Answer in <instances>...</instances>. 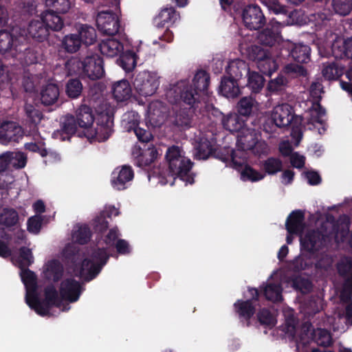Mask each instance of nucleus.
Returning a JSON list of instances; mask_svg holds the SVG:
<instances>
[{
	"instance_id": "1",
	"label": "nucleus",
	"mask_w": 352,
	"mask_h": 352,
	"mask_svg": "<svg viewBox=\"0 0 352 352\" xmlns=\"http://www.w3.org/2000/svg\"><path fill=\"white\" fill-rule=\"evenodd\" d=\"M210 76L204 70H199L192 79V85L188 80H182L173 85L166 93L169 102L183 101L186 104L199 102L200 94H207Z\"/></svg>"
},
{
	"instance_id": "2",
	"label": "nucleus",
	"mask_w": 352,
	"mask_h": 352,
	"mask_svg": "<svg viewBox=\"0 0 352 352\" xmlns=\"http://www.w3.org/2000/svg\"><path fill=\"white\" fill-rule=\"evenodd\" d=\"M169 174L174 178H179L186 185L195 183V175L190 172L193 162L185 157L184 152L178 146L173 145L167 148L165 155Z\"/></svg>"
},
{
	"instance_id": "3",
	"label": "nucleus",
	"mask_w": 352,
	"mask_h": 352,
	"mask_svg": "<svg viewBox=\"0 0 352 352\" xmlns=\"http://www.w3.org/2000/svg\"><path fill=\"white\" fill-rule=\"evenodd\" d=\"M109 258L106 248H95L89 258L82 260L79 267V276L87 282L92 280L99 274Z\"/></svg>"
},
{
	"instance_id": "4",
	"label": "nucleus",
	"mask_w": 352,
	"mask_h": 352,
	"mask_svg": "<svg viewBox=\"0 0 352 352\" xmlns=\"http://www.w3.org/2000/svg\"><path fill=\"white\" fill-rule=\"evenodd\" d=\"M19 23L21 26L19 35L23 36V40L29 35L32 38L38 42H43L46 40L50 34V32H58L64 28L65 23Z\"/></svg>"
},
{
	"instance_id": "5",
	"label": "nucleus",
	"mask_w": 352,
	"mask_h": 352,
	"mask_svg": "<svg viewBox=\"0 0 352 352\" xmlns=\"http://www.w3.org/2000/svg\"><path fill=\"white\" fill-rule=\"evenodd\" d=\"M248 292L251 298L250 299L237 300L234 303V309L236 314L241 320H245L249 325L250 319L253 317L256 312V302L259 300L261 293L257 288L248 287Z\"/></svg>"
},
{
	"instance_id": "6",
	"label": "nucleus",
	"mask_w": 352,
	"mask_h": 352,
	"mask_svg": "<svg viewBox=\"0 0 352 352\" xmlns=\"http://www.w3.org/2000/svg\"><path fill=\"white\" fill-rule=\"evenodd\" d=\"M272 120L276 126L283 128L289 124H301L302 118L294 115L292 106L287 103L276 105L272 113Z\"/></svg>"
},
{
	"instance_id": "7",
	"label": "nucleus",
	"mask_w": 352,
	"mask_h": 352,
	"mask_svg": "<svg viewBox=\"0 0 352 352\" xmlns=\"http://www.w3.org/2000/svg\"><path fill=\"white\" fill-rule=\"evenodd\" d=\"M133 83L136 91L144 97L153 95L160 85L157 75L147 71L139 72Z\"/></svg>"
},
{
	"instance_id": "8",
	"label": "nucleus",
	"mask_w": 352,
	"mask_h": 352,
	"mask_svg": "<svg viewBox=\"0 0 352 352\" xmlns=\"http://www.w3.org/2000/svg\"><path fill=\"white\" fill-rule=\"evenodd\" d=\"M104 60L98 54L87 56L83 58L82 78L97 80L104 76Z\"/></svg>"
},
{
	"instance_id": "9",
	"label": "nucleus",
	"mask_w": 352,
	"mask_h": 352,
	"mask_svg": "<svg viewBox=\"0 0 352 352\" xmlns=\"http://www.w3.org/2000/svg\"><path fill=\"white\" fill-rule=\"evenodd\" d=\"M171 103L175 104L173 107V124L182 129L190 128L196 104H186L182 100Z\"/></svg>"
},
{
	"instance_id": "10",
	"label": "nucleus",
	"mask_w": 352,
	"mask_h": 352,
	"mask_svg": "<svg viewBox=\"0 0 352 352\" xmlns=\"http://www.w3.org/2000/svg\"><path fill=\"white\" fill-rule=\"evenodd\" d=\"M327 237L318 230H309L304 236H300V248L311 254L316 253L326 245Z\"/></svg>"
},
{
	"instance_id": "11",
	"label": "nucleus",
	"mask_w": 352,
	"mask_h": 352,
	"mask_svg": "<svg viewBox=\"0 0 352 352\" xmlns=\"http://www.w3.org/2000/svg\"><path fill=\"white\" fill-rule=\"evenodd\" d=\"M97 127L92 130L89 134H86L88 139H92L97 135L101 136L103 140H107L113 132V115L108 111H102L95 117Z\"/></svg>"
},
{
	"instance_id": "12",
	"label": "nucleus",
	"mask_w": 352,
	"mask_h": 352,
	"mask_svg": "<svg viewBox=\"0 0 352 352\" xmlns=\"http://www.w3.org/2000/svg\"><path fill=\"white\" fill-rule=\"evenodd\" d=\"M20 30H21V25L19 23H15V25L12 26L9 30H0V53L5 54L10 50L16 43L22 41L23 36L19 35ZM18 51L17 48H15Z\"/></svg>"
},
{
	"instance_id": "13",
	"label": "nucleus",
	"mask_w": 352,
	"mask_h": 352,
	"mask_svg": "<svg viewBox=\"0 0 352 352\" xmlns=\"http://www.w3.org/2000/svg\"><path fill=\"white\" fill-rule=\"evenodd\" d=\"M47 6L54 10H46L41 14L42 22H60L58 13H65L71 6L69 0H45Z\"/></svg>"
},
{
	"instance_id": "14",
	"label": "nucleus",
	"mask_w": 352,
	"mask_h": 352,
	"mask_svg": "<svg viewBox=\"0 0 352 352\" xmlns=\"http://www.w3.org/2000/svg\"><path fill=\"white\" fill-rule=\"evenodd\" d=\"M82 286L79 281L73 278L63 280L60 285L59 293L63 300L69 302H76L82 293Z\"/></svg>"
},
{
	"instance_id": "15",
	"label": "nucleus",
	"mask_w": 352,
	"mask_h": 352,
	"mask_svg": "<svg viewBox=\"0 0 352 352\" xmlns=\"http://www.w3.org/2000/svg\"><path fill=\"white\" fill-rule=\"evenodd\" d=\"M23 137V130L16 122L8 121L0 125V143L18 142Z\"/></svg>"
},
{
	"instance_id": "16",
	"label": "nucleus",
	"mask_w": 352,
	"mask_h": 352,
	"mask_svg": "<svg viewBox=\"0 0 352 352\" xmlns=\"http://www.w3.org/2000/svg\"><path fill=\"white\" fill-rule=\"evenodd\" d=\"M134 172L131 166L124 165L117 167L111 174V185L118 190H122L127 188V183L132 181Z\"/></svg>"
},
{
	"instance_id": "17",
	"label": "nucleus",
	"mask_w": 352,
	"mask_h": 352,
	"mask_svg": "<svg viewBox=\"0 0 352 352\" xmlns=\"http://www.w3.org/2000/svg\"><path fill=\"white\" fill-rule=\"evenodd\" d=\"M305 219V212L302 210H293L287 217L285 222L287 232L301 236L306 227Z\"/></svg>"
},
{
	"instance_id": "18",
	"label": "nucleus",
	"mask_w": 352,
	"mask_h": 352,
	"mask_svg": "<svg viewBox=\"0 0 352 352\" xmlns=\"http://www.w3.org/2000/svg\"><path fill=\"white\" fill-rule=\"evenodd\" d=\"M122 38H107L102 39L98 45L100 53L109 58L118 56L124 50V45L120 41Z\"/></svg>"
},
{
	"instance_id": "19",
	"label": "nucleus",
	"mask_w": 352,
	"mask_h": 352,
	"mask_svg": "<svg viewBox=\"0 0 352 352\" xmlns=\"http://www.w3.org/2000/svg\"><path fill=\"white\" fill-rule=\"evenodd\" d=\"M76 118L78 126L87 129V133L89 134L91 128L95 121L92 109L86 104L80 105L76 110Z\"/></svg>"
},
{
	"instance_id": "20",
	"label": "nucleus",
	"mask_w": 352,
	"mask_h": 352,
	"mask_svg": "<svg viewBox=\"0 0 352 352\" xmlns=\"http://www.w3.org/2000/svg\"><path fill=\"white\" fill-rule=\"evenodd\" d=\"M25 124L34 129L43 118V113L37 105L25 103L24 105Z\"/></svg>"
},
{
	"instance_id": "21",
	"label": "nucleus",
	"mask_w": 352,
	"mask_h": 352,
	"mask_svg": "<svg viewBox=\"0 0 352 352\" xmlns=\"http://www.w3.org/2000/svg\"><path fill=\"white\" fill-rule=\"evenodd\" d=\"M219 93L227 98H234L241 94L237 80L229 76H223L219 85Z\"/></svg>"
},
{
	"instance_id": "22",
	"label": "nucleus",
	"mask_w": 352,
	"mask_h": 352,
	"mask_svg": "<svg viewBox=\"0 0 352 352\" xmlns=\"http://www.w3.org/2000/svg\"><path fill=\"white\" fill-rule=\"evenodd\" d=\"M336 60V61L323 64L322 74L325 80H337L344 74L345 66L342 65L338 59Z\"/></svg>"
},
{
	"instance_id": "23",
	"label": "nucleus",
	"mask_w": 352,
	"mask_h": 352,
	"mask_svg": "<svg viewBox=\"0 0 352 352\" xmlns=\"http://www.w3.org/2000/svg\"><path fill=\"white\" fill-rule=\"evenodd\" d=\"M226 71L229 77L238 81L250 73V68L245 60L235 59L228 63Z\"/></svg>"
},
{
	"instance_id": "24",
	"label": "nucleus",
	"mask_w": 352,
	"mask_h": 352,
	"mask_svg": "<svg viewBox=\"0 0 352 352\" xmlns=\"http://www.w3.org/2000/svg\"><path fill=\"white\" fill-rule=\"evenodd\" d=\"M289 56L298 63H307L310 60L311 48L309 45L302 43H290Z\"/></svg>"
},
{
	"instance_id": "25",
	"label": "nucleus",
	"mask_w": 352,
	"mask_h": 352,
	"mask_svg": "<svg viewBox=\"0 0 352 352\" xmlns=\"http://www.w3.org/2000/svg\"><path fill=\"white\" fill-rule=\"evenodd\" d=\"M111 89L113 96L118 102L126 101L131 96V87L127 80L122 79L115 82Z\"/></svg>"
},
{
	"instance_id": "26",
	"label": "nucleus",
	"mask_w": 352,
	"mask_h": 352,
	"mask_svg": "<svg viewBox=\"0 0 352 352\" xmlns=\"http://www.w3.org/2000/svg\"><path fill=\"white\" fill-rule=\"evenodd\" d=\"M59 87L57 85L50 83L43 87L40 93L41 103L45 106H50L55 104L59 97Z\"/></svg>"
},
{
	"instance_id": "27",
	"label": "nucleus",
	"mask_w": 352,
	"mask_h": 352,
	"mask_svg": "<svg viewBox=\"0 0 352 352\" xmlns=\"http://www.w3.org/2000/svg\"><path fill=\"white\" fill-rule=\"evenodd\" d=\"M138 55L132 50H126L119 54L117 64L126 73L132 72L137 65Z\"/></svg>"
},
{
	"instance_id": "28",
	"label": "nucleus",
	"mask_w": 352,
	"mask_h": 352,
	"mask_svg": "<svg viewBox=\"0 0 352 352\" xmlns=\"http://www.w3.org/2000/svg\"><path fill=\"white\" fill-rule=\"evenodd\" d=\"M260 288L261 292L267 300L273 302H278L283 300V287L280 283H263Z\"/></svg>"
},
{
	"instance_id": "29",
	"label": "nucleus",
	"mask_w": 352,
	"mask_h": 352,
	"mask_svg": "<svg viewBox=\"0 0 352 352\" xmlns=\"http://www.w3.org/2000/svg\"><path fill=\"white\" fill-rule=\"evenodd\" d=\"M245 120L236 113H231L222 119L223 128L231 133L239 132L245 126Z\"/></svg>"
},
{
	"instance_id": "30",
	"label": "nucleus",
	"mask_w": 352,
	"mask_h": 352,
	"mask_svg": "<svg viewBox=\"0 0 352 352\" xmlns=\"http://www.w3.org/2000/svg\"><path fill=\"white\" fill-rule=\"evenodd\" d=\"M25 302L28 305L41 316H46L50 314V310L52 307L44 300H41L38 294L35 293L30 296H25Z\"/></svg>"
},
{
	"instance_id": "31",
	"label": "nucleus",
	"mask_w": 352,
	"mask_h": 352,
	"mask_svg": "<svg viewBox=\"0 0 352 352\" xmlns=\"http://www.w3.org/2000/svg\"><path fill=\"white\" fill-rule=\"evenodd\" d=\"M21 280L26 289V295L30 296L37 293V277L36 274L28 267L20 268Z\"/></svg>"
},
{
	"instance_id": "32",
	"label": "nucleus",
	"mask_w": 352,
	"mask_h": 352,
	"mask_svg": "<svg viewBox=\"0 0 352 352\" xmlns=\"http://www.w3.org/2000/svg\"><path fill=\"white\" fill-rule=\"evenodd\" d=\"M331 51L336 59L346 58L352 60V37L348 38L342 43L339 42L333 43Z\"/></svg>"
},
{
	"instance_id": "33",
	"label": "nucleus",
	"mask_w": 352,
	"mask_h": 352,
	"mask_svg": "<svg viewBox=\"0 0 352 352\" xmlns=\"http://www.w3.org/2000/svg\"><path fill=\"white\" fill-rule=\"evenodd\" d=\"M212 156L216 159H218L223 162H228L230 160L232 162L234 167H241L243 165V161H237L236 156L237 153L235 150L232 149L229 147H223L219 149L214 148L212 151Z\"/></svg>"
},
{
	"instance_id": "34",
	"label": "nucleus",
	"mask_w": 352,
	"mask_h": 352,
	"mask_svg": "<svg viewBox=\"0 0 352 352\" xmlns=\"http://www.w3.org/2000/svg\"><path fill=\"white\" fill-rule=\"evenodd\" d=\"M98 30L109 38H125L126 34L122 23H96Z\"/></svg>"
},
{
	"instance_id": "35",
	"label": "nucleus",
	"mask_w": 352,
	"mask_h": 352,
	"mask_svg": "<svg viewBox=\"0 0 352 352\" xmlns=\"http://www.w3.org/2000/svg\"><path fill=\"white\" fill-rule=\"evenodd\" d=\"M63 272L64 268L63 265L59 261L54 259L49 261L47 265L45 277L47 279L56 283L62 278Z\"/></svg>"
},
{
	"instance_id": "36",
	"label": "nucleus",
	"mask_w": 352,
	"mask_h": 352,
	"mask_svg": "<svg viewBox=\"0 0 352 352\" xmlns=\"http://www.w3.org/2000/svg\"><path fill=\"white\" fill-rule=\"evenodd\" d=\"M280 34L273 28H266L257 32L256 38L263 45L273 46L278 41Z\"/></svg>"
},
{
	"instance_id": "37",
	"label": "nucleus",
	"mask_w": 352,
	"mask_h": 352,
	"mask_svg": "<svg viewBox=\"0 0 352 352\" xmlns=\"http://www.w3.org/2000/svg\"><path fill=\"white\" fill-rule=\"evenodd\" d=\"M157 151L155 148H148L135 159L134 164L138 167L145 168L150 166L157 158Z\"/></svg>"
},
{
	"instance_id": "38",
	"label": "nucleus",
	"mask_w": 352,
	"mask_h": 352,
	"mask_svg": "<svg viewBox=\"0 0 352 352\" xmlns=\"http://www.w3.org/2000/svg\"><path fill=\"white\" fill-rule=\"evenodd\" d=\"M214 148L210 140L200 138L196 146L195 156L199 160H207L212 155Z\"/></svg>"
},
{
	"instance_id": "39",
	"label": "nucleus",
	"mask_w": 352,
	"mask_h": 352,
	"mask_svg": "<svg viewBox=\"0 0 352 352\" xmlns=\"http://www.w3.org/2000/svg\"><path fill=\"white\" fill-rule=\"evenodd\" d=\"M243 20L244 22H263L264 15L261 8L256 5H250L243 11Z\"/></svg>"
},
{
	"instance_id": "40",
	"label": "nucleus",
	"mask_w": 352,
	"mask_h": 352,
	"mask_svg": "<svg viewBox=\"0 0 352 352\" xmlns=\"http://www.w3.org/2000/svg\"><path fill=\"white\" fill-rule=\"evenodd\" d=\"M19 221V214L14 208H4L0 213V224L6 228L15 226Z\"/></svg>"
},
{
	"instance_id": "41",
	"label": "nucleus",
	"mask_w": 352,
	"mask_h": 352,
	"mask_svg": "<svg viewBox=\"0 0 352 352\" xmlns=\"http://www.w3.org/2000/svg\"><path fill=\"white\" fill-rule=\"evenodd\" d=\"M82 25L78 34H77L80 38L81 43L85 44L86 46L94 44L97 38L95 28L87 24Z\"/></svg>"
},
{
	"instance_id": "42",
	"label": "nucleus",
	"mask_w": 352,
	"mask_h": 352,
	"mask_svg": "<svg viewBox=\"0 0 352 352\" xmlns=\"http://www.w3.org/2000/svg\"><path fill=\"white\" fill-rule=\"evenodd\" d=\"M83 86L78 78H71L65 84V94L71 99L78 98L82 92Z\"/></svg>"
},
{
	"instance_id": "43",
	"label": "nucleus",
	"mask_w": 352,
	"mask_h": 352,
	"mask_svg": "<svg viewBox=\"0 0 352 352\" xmlns=\"http://www.w3.org/2000/svg\"><path fill=\"white\" fill-rule=\"evenodd\" d=\"M256 66L260 72L268 76H271L278 67L276 60L272 56L271 54L264 59L258 61Z\"/></svg>"
},
{
	"instance_id": "44",
	"label": "nucleus",
	"mask_w": 352,
	"mask_h": 352,
	"mask_svg": "<svg viewBox=\"0 0 352 352\" xmlns=\"http://www.w3.org/2000/svg\"><path fill=\"white\" fill-rule=\"evenodd\" d=\"M44 301L52 307H60L62 305V298L58 296V293L54 285H47L44 289Z\"/></svg>"
},
{
	"instance_id": "45",
	"label": "nucleus",
	"mask_w": 352,
	"mask_h": 352,
	"mask_svg": "<svg viewBox=\"0 0 352 352\" xmlns=\"http://www.w3.org/2000/svg\"><path fill=\"white\" fill-rule=\"evenodd\" d=\"M78 126L76 116L71 114L66 115L60 123L61 131L68 138L76 133Z\"/></svg>"
},
{
	"instance_id": "46",
	"label": "nucleus",
	"mask_w": 352,
	"mask_h": 352,
	"mask_svg": "<svg viewBox=\"0 0 352 352\" xmlns=\"http://www.w3.org/2000/svg\"><path fill=\"white\" fill-rule=\"evenodd\" d=\"M65 69L67 76L79 74L82 78L83 59L78 57H72L65 63Z\"/></svg>"
},
{
	"instance_id": "47",
	"label": "nucleus",
	"mask_w": 352,
	"mask_h": 352,
	"mask_svg": "<svg viewBox=\"0 0 352 352\" xmlns=\"http://www.w3.org/2000/svg\"><path fill=\"white\" fill-rule=\"evenodd\" d=\"M258 143L256 133H249L241 136L237 140V146L243 151H253Z\"/></svg>"
},
{
	"instance_id": "48",
	"label": "nucleus",
	"mask_w": 352,
	"mask_h": 352,
	"mask_svg": "<svg viewBox=\"0 0 352 352\" xmlns=\"http://www.w3.org/2000/svg\"><path fill=\"white\" fill-rule=\"evenodd\" d=\"M62 45L66 52L75 53L79 50L82 43L77 34H71L64 37Z\"/></svg>"
},
{
	"instance_id": "49",
	"label": "nucleus",
	"mask_w": 352,
	"mask_h": 352,
	"mask_svg": "<svg viewBox=\"0 0 352 352\" xmlns=\"http://www.w3.org/2000/svg\"><path fill=\"white\" fill-rule=\"evenodd\" d=\"M248 84L247 86L252 92H259L264 86L265 79L262 75L256 72H250L247 75Z\"/></svg>"
},
{
	"instance_id": "50",
	"label": "nucleus",
	"mask_w": 352,
	"mask_h": 352,
	"mask_svg": "<svg viewBox=\"0 0 352 352\" xmlns=\"http://www.w3.org/2000/svg\"><path fill=\"white\" fill-rule=\"evenodd\" d=\"M262 168L268 175H275L283 169L282 161L276 157H270L263 161Z\"/></svg>"
},
{
	"instance_id": "51",
	"label": "nucleus",
	"mask_w": 352,
	"mask_h": 352,
	"mask_svg": "<svg viewBox=\"0 0 352 352\" xmlns=\"http://www.w3.org/2000/svg\"><path fill=\"white\" fill-rule=\"evenodd\" d=\"M91 237V231L88 226L84 225L78 228L72 234L73 240L80 245H85L89 242Z\"/></svg>"
},
{
	"instance_id": "52",
	"label": "nucleus",
	"mask_w": 352,
	"mask_h": 352,
	"mask_svg": "<svg viewBox=\"0 0 352 352\" xmlns=\"http://www.w3.org/2000/svg\"><path fill=\"white\" fill-rule=\"evenodd\" d=\"M237 114L243 118L245 121L251 115L253 110V100L251 98H242L237 103Z\"/></svg>"
},
{
	"instance_id": "53",
	"label": "nucleus",
	"mask_w": 352,
	"mask_h": 352,
	"mask_svg": "<svg viewBox=\"0 0 352 352\" xmlns=\"http://www.w3.org/2000/svg\"><path fill=\"white\" fill-rule=\"evenodd\" d=\"M336 269L341 277L349 276L352 273V258L344 256L336 264Z\"/></svg>"
},
{
	"instance_id": "54",
	"label": "nucleus",
	"mask_w": 352,
	"mask_h": 352,
	"mask_svg": "<svg viewBox=\"0 0 352 352\" xmlns=\"http://www.w3.org/2000/svg\"><path fill=\"white\" fill-rule=\"evenodd\" d=\"M287 83V79L280 74L276 78L271 80L268 82L267 89L271 93L278 94L285 90Z\"/></svg>"
},
{
	"instance_id": "55",
	"label": "nucleus",
	"mask_w": 352,
	"mask_h": 352,
	"mask_svg": "<svg viewBox=\"0 0 352 352\" xmlns=\"http://www.w3.org/2000/svg\"><path fill=\"white\" fill-rule=\"evenodd\" d=\"M270 54L268 50L258 45H252L248 50V58L250 60L256 63L258 65V61L264 59Z\"/></svg>"
},
{
	"instance_id": "56",
	"label": "nucleus",
	"mask_w": 352,
	"mask_h": 352,
	"mask_svg": "<svg viewBox=\"0 0 352 352\" xmlns=\"http://www.w3.org/2000/svg\"><path fill=\"white\" fill-rule=\"evenodd\" d=\"M264 175L246 164L241 173V178L243 181L258 182L264 178Z\"/></svg>"
},
{
	"instance_id": "57",
	"label": "nucleus",
	"mask_w": 352,
	"mask_h": 352,
	"mask_svg": "<svg viewBox=\"0 0 352 352\" xmlns=\"http://www.w3.org/2000/svg\"><path fill=\"white\" fill-rule=\"evenodd\" d=\"M129 131H133L138 140L143 143H148L152 139L153 135L150 131L140 126V123L133 122L129 126Z\"/></svg>"
},
{
	"instance_id": "58",
	"label": "nucleus",
	"mask_w": 352,
	"mask_h": 352,
	"mask_svg": "<svg viewBox=\"0 0 352 352\" xmlns=\"http://www.w3.org/2000/svg\"><path fill=\"white\" fill-rule=\"evenodd\" d=\"M19 267H28L34 262L32 251L30 248L23 246L19 248L18 258Z\"/></svg>"
},
{
	"instance_id": "59",
	"label": "nucleus",
	"mask_w": 352,
	"mask_h": 352,
	"mask_svg": "<svg viewBox=\"0 0 352 352\" xmlns=\"http://www.w3.org/2000/svg\"><path fill=\"white\" fill-rule=\"evenodd\" d=\"M332 5L335 12L340 15H347L352 10V0H333Z\"/></svg>"
},
{
	"instance_id": "60",
	"label": "nucleus",
	"mask_w": 352,
	"mask_h": 352,
	"mask_svg": "<svg viewBox=\"0 0 352 352\" xmlns=\"http://www.w3.org/2000/svg\"><path fill=\"white\" fill-rule=\"evenodd\" d=\"M157 18L161 22H175L180 19V16L174 8L170 7L162 10Z\"/></svg>"
},
{
	"instance_id": "61",
	"label": "nucleus",
	"mask_w": 352,
	"mask_h": 352,
	"mask_svg": "<svg viewBox=\"0 0 352 352\" xmlns=\"http://www.w3.org/2000/svg\"><path fill=\"white\" fill-rule=\"evenodd\" d=\"M343 278L344 280L340 294V298L344 302H348L352 299V273L349 276Z\"/></svg>"
},
{
	"instance_id": "62",
	"label": "nucleus",
	"mask_w": 352,
	"mask_h": 352,
	"mask_svg": "<svg viewBox=\"0 0 352 352\" xmlns=\"http://www.w3.org/2000/svg\"><path fill=\"white\" fill-rule=\"evenodd\" d=\"M257 318L259 322L263 325L272 327L275 325L274 317L267 309L263 308L257 314Z\"/></svg>"
},
{
	"instance_id": "63",
	"label": "nucleus",
	"mask_w": 352,
	"mask_h": 352,
	"mask_svg": "<svg viewBox=\"0 0 352 352\" xmlns=\"http://www.w3.org/2000/svg\"><path fill=\"white\" fill-rule=\"evenodd\" d=\"M293 287L295 289L303 294L309 293L312 289L311 282L305 278H296L293 280Z\"/></svg>"
},
{
	"instance_id": "64",
	"label": "nucleus",
	"mask_w": 352,
	"mask_h": 352,
	"mask_svg": "<svg viewBox=\"0 0 352 352\" xmlns=\"http://www.w3.org/2000/svg\"><path fill=\"white\" fill-rule=\"evenodd\" d=\"M284 73L287 74H296V76H306L307 69L302 65L289 63L286 65L283 69Z\"/></svg>"
}]
</instances>
